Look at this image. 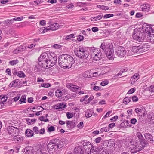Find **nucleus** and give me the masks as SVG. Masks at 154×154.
<instances>
[{
  "instance_id": "obj_57",
  "label": "nucleus",
  "mask_w": 154,
  "mask_h": 154,
  "mask_svg": "<svg viewBox=\"0 0 154 154\" xmlns=\"http://www.w3.org/2000/svg\"><path fill=\"white\" fill-rule=\"evenodd\" d=\"M109 83V82L108 81H103L101 83L100 85L102 86H105L106 85H107Z\"/></svg>"
},
{
  "instance_id": "obj_36",
  "label": "nucleus",
  "mask_w": 154,
  "mask_h": 154,
  "mask_svg": "<svg viewBox=\"0 0 154 154\" xmlns=\"http://www.w3.org/2000/svg\"><path fill=\"white\" fill-rule=\"evenodd\" d=\"M149 118L150 119V121L152 123H154V113H151L148 116Z\"/></svg>"
},
{
  "instance_id": "obj_14",
  "label": "nucleus",
  "mask_w": 154,
  "mask_h": 154,
  "mask_svg": "<svg viewBox=\"0 0 154 154\" xmlns=\"http://www.w3.org/2000/svg\"><path fill=\"white\" fill-rule=\"evenodd\" d=\"M150 6L148 4L142 5L140 8V10L143 11H149L150 9Z\"/></svg>"
},
{
  "instance_id": "obj_38",
  "label": "nucleus",
  "mask_w": 154,
  "mask_h": 154,
  "mask_svg": "<svg viewBox=\"0 0 154 154\" xmlns=\"http://www.w3.org/2000/svg\"><path fill=\"white\" fill-rule=\"evenodd\" d=\"M19 62V61L17 59H16L11 61H10L9 62V63L10 65L12 66H13L18 63Z\"/></svg>"
},
{
  "instance_id": "obj_45",
  "label": "nucleus",
  "mask_w": 154,
  "mask_h": 154,
  "mask_svg": "<svg viewBox=\"0 0 154 154\" xmlns=\"http://www.w3.org/2000/svg\"><path fill=\"white\" fill-rule=\"evenodd\" d=\"M109 131V129L108 128L106 127H104L101 128L100 129V131L101 132H103L104 131L108 132Z\"/></svg>"
},
{
  "instance_id": "obj_5",
  "label": "nucleus",
  "mask_w": 154,
  "mask_h": 154,
  "mask_svg": "<svg viewBox=\"0 0 154 154\" xmlns=\"http://www.w3.org/2000/svg\"><path fill=\"white\" fill-rule=\"evenodd\" d=\"M74 52L77 56L81 59H86L88 56V52L80 46L76 48L74 50Z\"/></svg>"
},
{
  "instance_id": "obj_42",
  "label": "nucleus",
  "mask_w": 154,
  "mask_h": 154,
  "mask_svg": "<svg viewBox=\"0 0 154 154\" xmlns=\"http://www.w3.org/2000/svg\"><path fill=\"white\" fill-rule=\"evenodd\" d=\"M137 136L139 140L144 138L142 134L139 132L137 133Z\"/></svg>"
},
{
  "instance_id": "obj_2",
  "label": "nucleus",
  "mask_w": 154,
  "mask_h": 154,
  "mask_svg": "<svg viewBox=\"0 0 154 154\" xmlns=\"http://www.w3.org/2000/svg\"><path fill=\"white\" fill-rule=\"evenodd\" d=\"M63 146V142L57 138L50 140L47 145L48 152L50 154H56L58 151V149L62 148Z\"/></svg>"
},
{
  "instance_id": "obj_41",
  "label": "nucleus",
  "mask_w": 154,
  "mask_h": 154,
  "mask_svg": "<svg viewBox=\"0 0 154 154\" xmlns=\"http://www.w3.org/2000/svg\"><path fill=\"white\" fill-rule=\"evenodd\" d=\"M23 19V17H15L12 19V20L14 21H20L22 20Z\"/></svg>"
},
{
  "instance_id": "obj_61",
  "label": "nucleus",
  "mask_w": 154,
  "mask_h": 154,
  "mask_svg": "<svg viewBox=\"0 0 154 154\" xmlns=\"http://www.w3.org/2000/svg\"><path fill=\"white\" fill-rule=\"evenodd\" d=\"M102 140V138L101 137H98L96 138L95 140V141L96 143H99L100 142V141Z\"/></svg>"
},
{
  "instance_id": "obj_21",
  "label": "nucleus",
  "mask_w": 154,
  "mask_h": 154,
  "mask_svg": "<svg viewBox=\"0 0 154 154\" xmlns=\"http://www.w3.org/2000/svg\"><path fill=\"white\" fill-rule=\"evenodd\" d=\"M147 38L151 42L154 43V30L148 35Z\"/></svg>"
},
{
  "instance_id": "obj_46",
  "label": "nucleus",
  "mask_w": 154,
  "mask_h": 154,
  "mask_svg": "<svg viewBox=\"0 0 154 154\" xmlns=\"http://www.w3.org/2000/svg\"><path fill=\"white\" fill-rule=\"evenodd\" d=\"M142 109L138 108L135 109V111L137 114H140L142 112Z\"/></svg>"
},
{
  "instance_id": "obj_64",
  "label": "nucleus",
  "mask_w": 154,
  "mask_h": 154,
  "mask_svg": "<svg viewBox=\"0 0 154 154\" xmlns=\"http://www.w3.org/2000/svg\"><path fill=\"white\" fill-rule=\"evenodd\" d=\"M101 88L98 86H94L93 88V89L95 91H97L100 90Z\"/></svg>"
},
{
  "instance_id": "obj_37",
  "label": "nucleus",
  "mask_w": 154,
  "mask_h": 154,
  "mask_svg": "<svg viewBox=\"0 0 154 154\" xmlns=\"http://www.w3.org/2000/svg\"><path fill=\"white\" fill-rule=\"evenodd\" d=\"M18 85V82L16 81V80L14 81L11 82L10 85L9 86L10 87H15Z\"/></svg>"
},
{
  "instance_id": "obj_47",
  "label": "nucleus",
  "mask_w": 154,
  "mask_h": 154,
  "mask_svg": "<svg viewBox=\"0 0 154 154\" xmlns=\"http://www.w3.org/2000/svg\"><path fill=\"white\" fill-rule=\"evenodd\" d=\"M138 46H133L132 47V50L133 52L137 53Z\"/></svg>"
},
{
  "instance_id": "obj_55",
  "label": "nucleus",
  "mask_w": 154,
  "mask_h": 154,
  "mask_svg": "<svg viewBox=\"0 0 154 154\" xmlns=\"http://www.w3.org/2000/svg\"><path fill=\"white\" fill-rule=\"evenodd\" d=\"M39 119L41 121H44L45 122H47L49 121V120L48 119H44V117L43 116H41L39 118Z\"/></svg>"
},
{
  "instance_id": "obj_3",
  "label": "nucleus",
  "mask_w": 154,
  "mask_h": 154,
  "mask_svg": "<svg viewBox=\"0 0 154 154\" xmlns=\"http://www.w3.org/2000/svg\"><path fill=\"white\" fill-rule=\"evenodd\" d=\"M145 33L141 32L137 29H134L132 37L136 43H140L143 42L144 39Z\"/></svg>"
},
{
  "instance_id": "obj_49",
  "label": "nucleus",
  "mask_w": 154,
  "mask_h": 154,
  "mask_svg": "<svg viewBox=\"0 0 154 154\" xmlns=\"http://www.w3.org/2000/svg\"><path fill=\"white\" fill-rule=\"evenodd\" d=\"M114 16V15L113 14H108L105 15L103 16L104 18H109Z\"/></svg>"
},
{
  "instance_id": "obj_27",
  "label": "nucleus",
  "mask_w": 154,
  "mask_h": 154,
  "mask_svg": "<svg viewBox=\"0 0 154 154\" xmlns=\"http://www.w3.org/2000/svg\"><path fill=\"white\" fill-rule=\"evenodd\" d=\"M23 140V137H20L19 136H14V140L16 142H21Z\"/></svg>"
},
{
  "instance_id": "obj_54",
  "label": "nucleus",
  "mask_w": 154,
  "mask_h": 154,
  "mask_svg": "<svg viewBox=\"0 0 154 154\" xmlns=\"http://www.w3.org/2000/svg\"><path fill=\"white\" fill-rule=\"evenodd\" d=\"M48 132H51L55 130V128L53 126H51L49 127L48 128Z\"/></svg>"
},
{
  "instance_id": "obj_43",
  "label": "nucleus",
  "mask_w": 154,
  "mask_h": 154,
  "mask_svg": "<svg viewBox=\"0 0 154 154\" xmlns=\"http://www.w3.org/2000/svg\"><path fill=\"white\" fill-rule=\"evenodd\" d=\"M74 36V34H71L69 35L66 36L65 38V39L66 40H69L75 37Z\"/></svg>"
},
{
  "instance_id": "obj_62",
  "label": "nucleus",
  "mask_w": 154,
  "mask_h": 154,
  "mask_svg": "<svg viewBox=\"0 0 154 154\" xmlns=\"http://www.w3.org/2000/svg\"><path fill=\"white\" fill-rule=\"evenodd\" d=\"M99 48H97L94 47H91L90 49L91 51L92 52V53L95 52L97 51V49H98Z\"/></svg>"
},
{
  "instance_id": "obj_9",
  "label": "nucleus",
  "mask_w": 154,
  "mask_h": 154,
  "mask_svg": "<svg viewBox=\"0 0 154 154\" xmlns=\"http://www.w3.org/2000/svg\"><path fill=\"white\" fill-rule=\"evenodd\" d=\"M85 147L86 148H88V146L89 148L91 147V148L90 150V154H97L98 152L97 149V148H94V147H92L91 143L89 142L85 143Z\"/></svg>"
},
{
  "instance_id": "obj_10",
  "label": "nucleus",
  "mask_w": 154,
  "mask_h": 154,
  "mask_svg": "<svg viewBox=\"0 0 154 154\" xmlns=\"http://www.w3.org/2000/svg\"><path fill=\"white\" fill-rule=\"evenodd\" d=\"M66 86L73 92L77 93L80 88L77 85H73L71 83H68L66 84Z\"/></svg>"
},
{
  "instance_id": "obj_26",
  "label": "nucleus",
  "mask_w": 154,
  "mask_h": 154,
  "mask_svg": "<svg viewBox=\"0 0 154 154\" xmlns=\"http://www.w3.org/2000/svg\"><path fill=\"white\" fill-rule=\"evenodd\" d=\"M103 15H99L96 17H92L91 18V21H96L101 19L102 18Z\"/></svg>"
},
{
  "instance_id": "obj_30",
  "label": "nucleus",
  "mask_w": 154,
  "mask_h": 154,
  "mask_svg": "<svg viewBox=\"0 0 154 154\" xmlns=\"http://www.w3.org/2000/svg\"><path fill=\"white\" fill-rule=\"evenodd\" d=\"M93 113L90 110H87L85 112V116L87 118H90L92 116Z\"/></svg>"
},
{
  "instance_id": "obj_12",
  "label": "nucleus",
  "mask_w": 154,
  "mask_h": 154,
  "mask_svg": "<svg viewBox=\"0 0 154 154\" xmlns=\"http://www.w3.org/2000/svg\"><path fill=\"white\" fill-rule=\"evenodd\" d=\"M48 24L50 25L48 27V30L49 31V30H52V31L58 29L59 27V26L58 23L51 24V23L49 22V23H48Z\"/></svg>"
},
{
  "instance_id": "obj_13",
  "label": "nucleus",
  "mask_w": 154,
  "mask_h": 154,
  "mask_svg": "<svg viewBox=\"0 0 154 154\" xmlns=\"http://www.w3.org/2000/svg\"><path fill=\"white\" fill-rule=\"evenodd\" d=\"M67 60H68V68H70L74 63L75 60L73 58L69 55L67 54Z\"/></svg>"
},
{
  "instance_id": "obj_28",
  "label": "nucleus",
  "mask_w": 154,
  "mask_h": 154,
  "mask_svg": "<svg viewBox=\"0 0 154 154\" xmlns=\"http://www.w3.org/2000/svg\"><path fill=\"white\" fill-rule=\"evenodd\" d=\"M18 102L20 104L26 103V96L24 95H22Z\"/></svg>"
},
{
  "instance_id": "obj_25",
  "label": "nucleus",
  "mask_w": 154,
  "mask_h": 154,
  "mask_svg": "<svg viewBox=\"0 0 154 154\" xmlns=\"http://www.w3.org/2000/svg\"><path fill=\"white\" fill-rule=\"evenodd\" d=\"M139 78V75L137 74H135L131 78L130 81L131 83H134L135 81H137Z\"/></svg>"
},
{
  "instance_id": "obj_31",
  "label": "nucleus",
  "mask_w": 154,
  "mask_h": 154,
  "mask_svg": "<svg viewBox=\"0 0 154 154\" xmlns=\"http://www.w3.org/2000/svg\"><path fill=\"white\" fill-rule=\"evenodd\" d=\"M97 7L98 8H100L102 10H106L109 9L108 7L103 5H98L97 6Z\"/></svg>"
},
{
  "instance_id": "obj_15",
  "label": "nucleus",
  "mask_w": 154,
  "mask_h": 154,
  "mask_svg": "<svg viewBox=\"0 0 154 154\" xmlns=\"http://www.w3.org/2000/svg\"><path fill=\"white\" fill-rule=\"evenodd\" d=\"M25 49V47L23 45H20L13 51V54H17L23 51Z\"/></svg>"
},
{
  "instance_id": "obj_50",
  "label": "nucleus",
  "mask_w": 154,
  "mask_h": 154,
  "mask_svg": "<svg viewBox=\"0 0 154 154\" xmlns=\"http://www.w3.org/2000/svg\"><path fill=\"white\" fill-rule=\"evenodd\" d=\"M147 46L148 45H146L142 46L143 52L149 50V47Z\"/></svg>"
},
{
  "instance_id": "obj_58",
  "label": "nucleus",
  "mask_w": 154,
  "mask_h": 154,
  "mask_svg": "<svg viewBox=\"0 0 154 154\" xmlns=\"http://www.w3.org/2000/svg\"><path fill=\"white\" fill-rule=\"evenodd\" d=\"M137 122V119L135 118H133L131 120V123L133 124H135Z\"/></svg>"
},
{
  "instance_id": "obj_48",
  "label": "nucleus",
  "mask_w": 154,
  "mask_h": 154,
  "mask_svg": "<svg viewBox=\"0 0 154 154\" xmlns=\"http://www.w3.org/2000/svg\"><path fill=\"white\" fill-rule=\"evenodd\" d=\"M137 53H140L143 52L142 47V46H138Z\"/></svg>"
},
{
  "instance_id": "obj_23",
  "label": "nucleus",
  "mask_w": 154,
  "mask_h": 154,
  "mask_svg": "<svg viewBox=\"0 0 154 154\" xmlns=\"http://www.w3.org/2000/svg\"><path fill=\"white\" fill-rule=\"evenodd\" d=\"M34 133L33 131L30 129H27L25 133V134L27 137H31L33 136Z\"/></svg>"
},
{
  "instance_id": "obj_7",
  "label": "nucleus",
  "mask_w": 154,
  "mask_h": 154,
  "mask_svg": "<svg viewBox=\"0 0 154 154\" xmlns=\"http://www.w3.org/2000/svg\"><path fill=\"white\" fill-rule=\"evenodd\" d=\"M91 54L92 56H94V58L95 60H98L102 58V53L99 49H97V51L95 52L91 53Z\"/></svg>"
},
{
  "instance_id": "obj_22",
  "label": "nucleus",
  "mask_w": 154,
  "mask_h": 154,
  "mask_svg": "<svg viewBox=\"0 0 154 154\" xmlns=\"http://www.w3.org/2000/svg\"><path fill=\"white\" fill-rule=\"evenodd\" d=\"M144 137L146 140H149L150 142L152 143L153 141L152 135L149 133H145L144 134Z\"/></svg>"
},
{
  "instance_id": "obj_1",
  "label": "nucleus",
  "mask_w": 154,
  "mask_h": 154,
  "mask_svg": "<svg viewBox=\"0 0 154 154\" xmlns=\"http://www.w3.org/2000/svg\"><path fill=\"white\" fill-rule=\"evenodd\" d=\"M57 57L53 52H45L41 54L39 58L38 64L44 68H49L57 63Z\"/></svg>"
},
{
  "instance_id": "obj_40",
  "label": "nucleus",
  "mask_w": 154,
  "mask_h": 154,
  "mask_svg": "<svg viewBox=\"0 0 154 154\" xmlns=\"http://www.w3.org/2000/svg\"><path fill=\"white\" fill-rule=\"evenodd\" d=\"M17 75L20 77H24L25 75L24 73L21 71H19L16 73Z\"/></svg>"
},
{
  "instance_id": "obj_11",
  "label": "nucleus",
  "mask_w": 154,
  "mask_h": 154,
  "mask_svg": "<svg viewBox=\"0 0 154 154\" xmlns=\"http://www.w3.org/2000/svg\"><path fill=\"white\" fill-rule=\"evenodd\" d=\"M143 32H145L148 33V34L150 33L151 32L153 31L150 26L147 24H144L142 26Z\"/></svg>"
},
{
  "instance_id": "obj_59",
  "label": "nucleus",
  "mask_w": 154,
  "mask_h": 154,
  "mask_svg": "<svg viewBox=\"0 0 154 154\" xmlns=\"http://www.w3.org/2000/svg\"><path fill=\"white\" fill-rule=\"evenodd\" d=\"M24 151L26 153H29L30 152V149L29 147H27L24 149Z\"/></svg>"
},
{
  "instance_id": "obj_34",
  "label": "nucleus",
  "mask_w": 154,
  "mask_h": 154,
  "mask_svg": "<svg viewBox=\"0 0 154 154\" xmlns=\"http://www.w3.org/2000/svg\"><path fill=\"white\" fill-rule=\"evenodd\" d=\"M131 101V98L129 97H127L124 99L123 102L126 104H127Z\"/></svg>"
},
{
  "instance_id": "obj_8",
  "label": "nucleus",
  "mask_w": 154,
  "mask_h": 154,
  "mask_svg": "<svg viewBox=\"0 0 154 154\" xmlns=\"http://www.w3.org/2000/svg\"><path fill=\"white\" fill-rule=\"evenodd\" d=\"M126 51L123 47H120L116 51V54L119 57H124L126 54Z\"/></svg>"
},
{
  "instance_id": "obj_33",
  "label": "nucleus",
  "mask_w": 154,
  "mask_h": 154,
  "mask_svg": "<svg viewBox=\"0 0 154 154\" xmlns=\"http://www.w3.org/2000/svg\"><path fill=\"white\" fill-rule=\"evenodd\" d=\"M142 146V148H144L145 145H147V143L146 141L143 138L139 140Z\"/></svg>"
},
{
  "instance_id": "obj_63",
  "label": "nucleus",
  "mask_w": 154,
  "mask_h": 154,
  "mask_svg": "<svg viewBox=\"0 0 154 154\" xmlns=\"http://www.w3.org/2000/svg\"><path fill=\"white\" fill-rule=\"evenodd\" d=\"M114 3L116 5L120 4H121V1L120 0H114Z\"/></svg>"
},
{
  "instance_id": "obj_24",
  "label": "nucleus",
  "mask_w": 154,
  "mask_h": 154,
  "mask_svg": "<svg viewBox=\"0 0 154 154\" xmlns=\"http://www.w3.org/2000/svg\"><path fill=\"white\" fill-rule=\"evenodd\" d=\"M66 125L68 128L70 129L73 128L75 125V123L72 121H67L66 122Z\"/></svg>"
},
{
  "instance_id": "obj_44",
  "label": "nucleus",
  "mask_w": 154,
  "mask_h": 154,
  "mask_svg": "<svg viewBox=\"0 0 154 154\" xmlns=\"http://www.w3.org/2000/svg\"><path fill=\"white\" fill-rule=\"evenodd\" d=\"M41 86L45 88H48L51 86V84L49 83H42L41 85Z\"/></svg>"
},
{
  "instance_id": "obj_39",
  "label": "nucleus",
  "mask_w": 154,
  "mask_h": 154,
  "mask_svg": "<svg viewBox=\"0 0 154 154\" xmlns=\"http://www.w3.org/2000/svg\"><path fill=\"white\" fill-rule=\"evenodd\" d=\"M60 109L62 110H64L65 108L67 106L65 103H59Z\"/></svg>"
},
{
  "instance_id": "obj_52",
  "label": "nucleus",
  "mask_w": 154,
  "mask_h": 154,
  "mask_svg": "<svg viewBox=\"0 0 154 154\" xmlns=\"http://www.w3.org/2000/svg\"><path fill=\"white\" fill-rule=\"evenodd\" d=\"M51 47L55 48H59L61 47V45L58 44H55L53 45Z\"/></svg>"
},
{
  "instance_id": "obj_6",
  "label": "nucleus",
  "mask_w": 154,
  "mask_h": 154,
  "mask_svg": "<svg viewBox=\"0 0 154 154\" xmlns=\"http://www.w3.org/2000/svg\"><path fill=\"white\" fill-rule=\"evenodd\" d=\"M67 54H63L59 56L58 59L59 64L62 68H68V60H67Z\"/></svg>"
},
{
  "instance_id": "obj_60",
  "label": "nucleus",
  "mask_w": 154,
  "mask_h": 154,
  "mask_svg": "<svg viewBox=\"0 0 154 154\" xmlns=\"http://www.w3.org/2000/svg\"><path fill=\"white\" fill-rule=\"evenodd\" d=\"M135 90L134 88H132L130 89L128 92V94H131L135 92Z\"/></svg>"
},
{
  "instance_id": "obj_20",
  "label": "nucleus",
  "mask_w": 154,
  "mask_h": 154,
  "mask_svg": "<svg viewBox=\"0 0 154 154\" xmlns=\"http://www.w3.org/2000/svg\"><path fill=\"white\" fill-rule=\"evenodd\" d=\"M16 128L14 127L11 126H9L8 128V133L11 135H14L15 134Z\"/></svg>"
},
{
  "instance_id": "obj_32",
  "label": "nucleus",
  "mask_w": 154,
  "mask_h": 154,
  "mask_svg": "<svg viewBox=\"0 0 154 154\" xmlns=\"http://www.w3.org/2000/svg\"><path fill=\"white\" fill-rule=\"evenodd\" d=\"M108 144L107 146H110L112 147L115 146V143L114 142L113 139H110L107 141Z\"/></svg>"
},
{
  "instance_id": "obj_17",
  "label": "nucleus",
  "mask_w": 154,
  "mask_h": 154,
  "mask_svg": "<svg viewBox=\"0 0 154 154\" xmlns=\"http://www.w3.org/2000/svg\"><path fill=\"white\" fill-rule=\"evenodd\" d=\"M85 74H87V75L85 76V75H84L85 77H86L87 78L92 77H96L97 75L100 74L98 73V72H95L92 73L88 71H86L85 72Z\"/></svg>"
},
{
  "instance_id": "obj_16",
  "label": "nucleus",
  "mask_w": 154,
  "mask_h": 154,
  "mask_svg": "<svg viewBox=\"0 0 154 154\" xmlns=\"http://www.w3.org/2000/svg\"><path fill=\"white\" fill-rule=\"evenodd\" d=\"M65 90L63 88L57 90L55 92V95L57 97H60L62 96L65 93Z\"/></svg>"
},
{
  "instance_id": "obj_29",
  "label": "nucleus",
  "mask_w": 154,
  "mask_h": 154,
  "mask_svg": "<svg viewBox=\"0 0 154 154\" xmlns=\"http://www.w3.org/2000/svg\"><path fill=\"white\" fill-rule=\"evenodd\" d=\"M39 31V33H44L48 31V27L46 28L45 27H42L38 29Z\"/></svg>"
},
{
  "instance_id": "obj_35",
  "label": "nucleus",
  "mask_w": 154,
  "mask_h": 154,
  "mask_svg": "<svg viewBox=\"0 0 154 154\" xmlns=\"http://www.w3.org/2000/svg\"><path fill=\"white\" fill-rule=\"evenodd\" d=\"M36 119H26V121L27 122V123L28 125L33 124V123L35 122L36 121Z\"/></svg>"
},
{
  "instance_id": "obj_53",
  "label": "nucleus",
  "mask_w": 154,
  "mask_h": 154,
  "mask_svg": "<svg viewBox=\"0 0 154 154\" xmlns=\"http://www.w3.org/2000/svg\"><path fill=\"white\" fill-rule=\"evenodd\" d=\"M66 116L68 119H70L73 117V114L69 112H67L66 113Z\"/></svg>"
},
{
  "instance_id": "obj_56",
  "label": "nucleus",
  "mask_w": 154,
  "mask_h": 154,
  "mask_svg": "<svg viewBox=\"0 0 154 154\" xmlns=\"http://www.w3.org/2000/svg\"><path fill=\"white\" fill-rule=\"evenodd\" d=\"M132 99L133 102H137L138 100V98L135 96H133L132 97Z\"/></svg>"
},
{
  "instance_id": "obj_18",
  "label": "nucleus",
  "mask_w": 154,
  "mask_h": 154,
  "mask_svg": "<svg viewBox=\"0 0 154 154\" xmlns=\"http://www.w3.org/2000/svg\"><path fill=\"white\" fill-rule=\"evenodd\" d=\"M33 130L35 133L37 134H43L45 132L44 128H42L39 130L38 128L36 126L33 127Z\"/></svg>"
},
{
  "instance_id": "obj_51",
  "label": "nucleus",
  "mask_w": 154,
  "mask_h": 154,
  "mask_svg": "<svg viewBox=\"0 0 154 154\" xmlns=\"http://www.w3.org/2000/svg\"><path fill=\"white\" fill-rule=\"evenodd\" d=\"M84 38V37L82 35H79L78 36L77 40L79 41H81L83 40Z\"/></svg>"
},
{
  "instance_id": "obj_19",
  "label": "nucleus",
  "mask_w": 154,
  "mask_h": 154,
  "mask_svg": "<svg viewBox=\"0 0 154 154\" xmlns=\"http://www.w3.org/2000/svg\"><path fill=\"white\" fill-rule=\"evenodd\" d=\"M84 150L80 147H76L74 149V154H83Z\"/></svg>"
},
{
  "instance_id": "obj_4",
  "label": "nucleus",
  "mask_w": 154,
  "mask_h": 154,
  "mask_svg": "<svg viewBox=\"0 0 154 154\" xmlns=\"http://www.w3.org/2000/svg\"><path fill=\"white\" fill-rule=\"evenodd\" d=\"M110 47L109 45H106L104 43H103L101 44L100 48L105 53L108 58L109 60H112L113 58L112 55L113 50L110 48Z\"/></svg>"
}]
</instances>
